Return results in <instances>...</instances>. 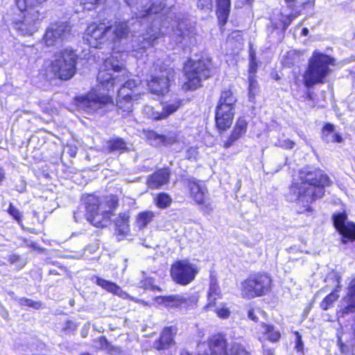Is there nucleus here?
Returning a JSON list of instances; mask_svg holds the SVG:
<instances>
[{
  "label": "nucleus",
  "instance_id": "nucleus-1",
  "mask_svg": "<svg viewBox=\"0 0 355 355\" xmlns=\"http://www.w3.org/2000/svg\"><path fill=\"white\" fill-rule=\"evenodd\" d=\"M143 93L117 92L114 103L112 95L100 94L96 89L92 88L88 92L77 95L73 98L75 104L88 113H95L109 105H115V111L123 118L131 116L135 109V105L139 103Z\"/></svg>",
  "mask_w": 355,
  "mask_h": 355
},
{
  "label": "nucleus",
  "instance_id": "nucleus-2",
  "mask_svg": "<svg viewBox=\"0 0 355 355\" xmlns=\"http://www.w3.org/2000/svg\"><path fill=\"white\" fill-rule=\"evenodd\" d=\"M82 199L86 220L92 226L101 229L106 227L110 223L119 205V198L116 194L103 197L95 193H87Z\"/></svg>",
  "mask_w": 355,
  "mask_h": 355
},
{
  "label": "nucleus",
  "instance_id": "nucleus-3",
  "mask_svg": "<svg viewBox=\"0 0 355 355\" xmlns=\"http://www.w3.org/2000/svg\"><path fill=\"white\" fill-rule=\"evenodd\" d=\"M328 175L320 169L307 171L300 178V182H294L290 186L291 192L296 196L297 202L310 204L324 195L325 187L330 186Z\"/></svg>",
  "mask_w": 355,
  "mask_h": 355
},
{
  "label": "nucleus",
  "instance_id": "nucleus-4",
  "mask_svg": "<svg viewBox=\"0 0 355 355\" xmlns=\"http://www.w3.org/2000/svg\"><path fill=\"white\" fill-rule=\"evenodd\" d=\"M79 55L71 47L55 52L48 67L44 69V76L48 80L68 81L77 73Z\"/></svg>",
  "mask_w": 355,
  "mask_h": 355
},
{
  "label": "nucleus",
  "instance_id": "nucleus-5",
  "mask_svg": "<svg viewBox=\"0 0 355 355\" xmlns=\"http://www.w3.org/2000/svg\"><path fill=\"white\" fill-rule=\"evenodd\" d=\"M182 73L184 80L180 89L184 92H194L202 87V80L211 78L212 75L211 60L188 58L183 64Z\"/></svg>",
  "mask_w": 355,
  "mask_h": 355
},
{
  "label": "nucleus",
  "instance_id": "nucleus-6",
  "mask_svg": "<svg viewBox=\"0 0 355 355\" xmlns=\"http://www.w3.org/2000/svg\"><path fill=\"white\" fill-rule=\"evenodd\" d=\"M336 64L335 59L329 55L314 51L309 59L303 74V84L306 88L324 84L331 72V67Z\"/></svg>",
  "mask_w": 355,
  "mask_h": 355
},
{
  "label": "nucleus",
  "instance_id": "nucleus-7",
  "mask_svg": "<svg viewBox=\"0 0 355 355\" xmlns=\"http://www.w3.org/2000/svg\"><path fill=\"white\" fill-rule=\"evenodd\" d=\"M237 101L234 86L231 85L220 92L214 112L215 127L218 133L226 132L232 125Z\"/></svg>",
  "mask_w": 355,
  "mask_h": 355
},
{
  "label": "nucleus",
  "instance_id": "nucleus-8",
  "mask_svg": "<svg viewBox=\"0 0 355 355\" xmlns=\"http://www.w3.org/2000/svg\"><path fill=\"white\" fill-rule=\"evenodd\" d=\"M272 288V278L265 271L250 273L241 282L240 293L245 300H252L269 294Z\"/></svg>",
  "mask_w": 355,
  "mask_h": 355
},
{
  "label": "nucleus",
  "instance_id": "nucleus-9",
  "mask_svg": "<svg viewBox=\"0 0 355 355\" xmlns=\"http://www.w3.org/2000/svg\"><path fill=\"white\" fill-rule=\"evenodd\" d=\"M206 343L207 351L198 352L196 355H250L239 343H233L230 345L224 332L211 334L207 337Z\"/></svg>",
  "mask_w": 355,
  "mask_h": 355
},
{
  "label": "nucleus",
  "instance_id": "nucleus-10",
  "mask_svg": "<svg viewBox=\"0 0 355 355\" xmlns=\"http://www.w3.org/2000/svg\"><path fill=\"white\" fill-rule=\"evenodd\" d=\"M126 71L125 64L116 57L110 55L103 60L98 69L96 76L98 83L107 91L113 90L115 86L116 78L112 72Z\"/></svg>",
  "mask_w": 355,
  "mask_h": 355
},
{
  "label": "nucleus",
  "instance_id": "nucleus-11",
  "mask_svg": "<svg viewBox=\"0 0 355 355\" xmlns=\"http://www.w3.org/2000/svg\"><path fill=\"white\" fill-rule=\"evenodd\" d=\"M169 272L175 284L184 286L196 279L199 269L188 259H178L171 263Z\"/></svg>",
  "mask_w": 355,
  "mask_h": 355
},
{
  "label": "nucleus",
  "instance_id": "nucleus-12",
  "mask_svg": "<svg viewBox=\"0 0 355 355\" xmlns=\"http://www.w3.org/2000/svg\"><path fill=\"white\" fill-rule=\"evenodd\" d=\"M197 8L203 12H211L214 8V0H196ZM231 0H216L215 13L220 27H223L228 21L231 12Z\"/></svg>",
  "mask_w": 355,
  "mask_h": 355
},
{
  "label": "nucleus",
  "instance_id": "nucleus-13",
  "mask_svg": "<svg viewBox=\"0 0 355 355\" xmlns=\"http://www.w3.org/2000/svg\"><path fill=\"white\" fill-rule=\"evenodd\" d=\"M112 26L107 25L104 19L89 23L85 32V40L94 48H100L107 40V33Z\"/></svg>",
  "mask_w": 355,
  "mask_h": 355
},
{
  "label": "nucleus",
  "instance_id": "nucleus-14",
  "mask_svg": "<svg viewBox=\"0 0 355 355\" xmlns=\"http://www.w3.org/2000/svg\"><path fill=\"white\" fill-rule=\"evenodd\" d=\"M333 225L341 236V242L346 244L355 241V223L347 221L345 211L334 213L332 216Z\"/></svg>",
  "mask_w": 355,
  "mask_h": 355
},
{
  "label": "nucleus",
  "instance_id": "nucleus-15",
  "mask_svg": "<svg viewBox=\"0 0 355 355\" xmlns=\"http://www.w3.org/2000/svg\"><path fill=\"white\" fill-rule=\"evenodd\" d=\"M174 70H166L165 74L161 76H153L147 80V88L150 94L158 96H164L171 88V82L173 80Z\"/></svg>",
  "mask_w": 355,
  "mask_h": 355
},
{
  "label": "nucleus",
  "instance_id": "nucleus-16",
  "mask_svg": "<svg viewBox=\"0 0 355 355\" xmlns=\"http://www.w3.org/2000/svg\"><path fill=\"white\" fill-rule=\"evenodd\" d=\"M185 187L188 191L189 197L196 205L206 208L209 207L207 198V189L200 184L199 180L193 178L187 179L185 180Z\"/></svg>",
  "mask_w": 355,
  "mask_h": 355
},
{
  "label": "nucleus",
  "instance_id": "nucleus-17",
  "mask_svg": "<svg viewBox=\"0 0 355 355\" xmlns=\"http://www.w3.org/2000/svg\"><path fill=\"white\" fill-rule=\"evenodd\" d=\"M171 171L168 166L157 168L146 178L147 187L152 190L164 188L170 182Z\"/></svg>",
  "mask_w": 355,
  "mask_h": 355
},
{
  "label": "nucleus",
  "instance_id": "nucleus-18",
  "mask_svg": "<svg viewBox=\"0 0 355 355\" xmlns=\"http://www.w3.org/2000/svg\"><path fill=\"white\" fill-rule=\"evenodd\" d=\"M248 128V121L245 116H239L226 140L223 144V148L227 149L234 146L241 138L247 133Z\"/></svg>",
  "mask_w": 355,
  "mask_h": 355
},
{
  "label": "nucleus",
  "instance_id": "nucleus-19",
  "mask_svg": "<svg viewBox=\"0 0 355 355\" xmlns=\"http://www.w3.org/2000/svg\"><path fill=\"white\" fill-rule=\"evenodd\" d=\"M177 332L178 327L175 325L164 327L159 338L154 342L153 348L157 351L169 349L175 344Z\"/></svg>",
  "mask_w": 355,
  "mask_h": 355
},
{
  "label": "nucleus",
  "instance_id": "nucleus-20",
  "mask_svg": "<svg viewBox=\"0 0 355 355\" xmlns=\"http://www.w3.org/2000/svg\"><path fill=\"white\" fill-rule=\"evenodd\" d=\"M223 297V294L220 291V286L217 282L216 278L213 276L210 280L209 291L207 295V303L206 309L214 311V309L218 307L217 300Z\"/></svg>",
  "mask_w": 355,
  "mask_h": 355
},
{
  "label": "nucleus",
  "instance_id": "nucleus-21",
  "mask_svg": "<svg viewBox=\"0 0 355 355\" xmlns=\"http://www.w3.org/2000/svg\"><path fill=\"white\" fill-rule=\"evenodd\" d=\"M64 29L62 26L55 24L46 29L42 40L46 46L50 47L57 44L63 40Z\"/></svg>",
  "mask_w": 355,
  "mask_h": 355
},
{
  "label": "nucleus",
  "instance_id": "nucleus-22",
  "mask_svg": "<svg viewBox=\"0 0 355 355\" xmlns=\"http://www.w3.org/2000/svg\"><path fill=\"white\" fill-rule=\"evenodd\" d=\"M130 218L129 211L120 212L114 220V231L116 236L124 237L127 236L130 231Z\"/></svg>",
  "mask_w": 355,
  "mask_h": 355
},
{
  "label": "nucleus",
  "instance_id": "nucleus-23",
  "mask_svg": "<svg viewBox=\"0 0 355 355\" xmlns=\"http://www.w3.org/2000/svg\"><path fill=\"white\" fill-rule=\"evenodd\" d=\"M142 132L148 141H159V143L163 146L173 144L178 141L176 136L167 137L163 134H159L156 131L151 129H143Z\"/></svg>",
  "mask_w": 355,
  "mask_h": 355
},
{
  "label": "nucleus",
  "instance_id": "nucleus-24",
  "mask_svg": "<svg viewBox=\"0 0 355 355\" xmlns=\"http://www.w3.org/2000/svg\"><path fill=\"white\" fill-rule=\"evenodd\" d=\"M334 132V125L327 122L321 129V138L327 142L341 143L343 141L342 136L339 133Z\"/></svg>",
  "mask_w": 355,
  "mask_h": 355
},
{
  "label": "nucleus",
  "instance_id": "nucleus-25",
  "mask_svg": "<svg viewBox=\"0 0 355 355\" xmlns=\"http://www.w3.org/2000/svg\"><path fill=\"white\" fill-rule=\"evenodd\" d=\"M347 304L343 309V314H348L355 312V277L348 286V291L345 295Z\"/></svg>",
  "mask_w": 355,
  "mask_h": 355
},
{
  "label": "nucleus",
  "instance_id": "nucleus-26",
  "mask_svg": "<svg viewBox=\"0 0 355 355\" xmlns=\"http://www.w3.org/2000/svg\"><path fill=\"white\" fill-rule=\"evenodd\" d=\"M155 217V213L151 210L139 212L135 217V225L139 230L145 229Z\"/></svg>",
  "mask_w": 355,
  "mask_h": 355
},
{
  "label": "nucleus",
  "instance_id": "nucleus-27",
  "mask_svg": "<svg viewBox=\"0 0 355 355\" xmlns=\"http://www.w3.org/2000/svg\"><path fill=\"white\" fill-rule=\"evenodd\" d=\"M106 150L108 153L118 152L121 154L128 152V148L123 138L116 137L107 141Z\"/></svg>",
  "mask_w": 355,
  "mask_h": 355
},
{
  "label": "nucleus",
  "instance_id": "nucleus-28",
  "mask_svg": "<svg viewBox=\"0 0 355 355\" xmlns=\"http://www.w3.org/2000/svg\"><path fill=\"white\" fill-rule=\"evenodd\" d=\"M340 289L341 286L340 284L336 285V286L331 291V292L323 298V300L320 303V308L322 311H327L333 306L334 304L339 298L338 292L340 291Z\"/></svg>",
  "mask_w": 355,
  "mask_h": 355
},
{
  "label": "nucleus",
  "instance_id": "nucleus-29",
  "mask_svg": "<svg viewBox=\"0 0 355 355\" xmlns=\"http://www.w3.org/2000/svg\"><path fill=\"white\" fill-rule=\"evenodd\" d=\"M155 300L166 307L181 308V295H159L155 297Z\"/></svg>",
  "mask_w": 355,
  "mask_h": 355
},
{
  "label": "nucleus",
  "instance_id": "nucleus-30",
  "mask_svg": "<svg viewBox=\"0 0 355 355\" xmlns=\"http://www.w3.org/2000/svg\"><path fill=\"white\" fill-rule=\"evenodd\" d=\"M47 0H15V4L21 12L30 9L42 8Z\"/></svg>",
  "mask_w": 355,
  "mask_h": 355
},
{
  "label": "nucleus",
  "instance_id": "nucleus-31",
  "mask_svg": "<svg viewBox=\"0 0 355 355\" xmlns=\"http://www.w3.org/2000/svg\"><path fill=\"white\" fill-rule=\"evenodd\" d=\"M153 202L158 209H164L171 205L173 199L168 193L161 191L155 196Z\"/></svg>",
  "mask_w": 355,
  "mask_h": 355
},
{
  "label": "nucleus",
  "instance_id": "nucleus-32",
  "mask_svg": "<svg viewBox=\"0 0 355 355\" xmlns=\"http://www.w3.org/2000/svg\"><path fill=\"white\" fill-rule=\"evenodd\" d=\"M130 33V28L127 21H118L114 24L113 30L114 39L120 40L128 37Z\"/></svg>",
  "mask_w": 355,
  "mask_h": 355
},
{
  "label": "nucleus",
  "instance_id": "nucleus-33",
  "mask_svg": "<svg viewBox=\"0 0 355 355\" xmlns=\"http://www.w3.org/2000/svg\"><path fill=\"white\" fill-rule=\"evenodd\" d=\"M261 326L264 329L263 334L267 336V339L270 342L275 343L280 340L281 333L273 325L262 322Z\"/></svg>",
  "mask_w": 355,
  "mask_h": 355
},
{
  "label": "nucleus",
  "instance_id": "nucleus-34",
  "mask_svg": "<svg viewBox=\"0 0 355 355\" xmlns=\"http://www.w3.org/2000/svg\"><path fill=\"white\" fill-rule=\"evenodd\" d=\"M258 64L256 60V53L251 46L249 49V65L248 71L249 73V81L252 84L254 81V76L257 71Z\"/></svg>",
  "mask_w": 355,
  "mask_h": 355
},
{
  "label": "nucleus",
  "instance_id": "nucleus-35",
  "mask_svg": "<svg viewBox=\"0 0 355 355\" xmlns=\"http://www.w3.org/2000/svg\"><path fill=\"white\" fill-rule=\"evenodd\" d=\"M199 300V295L198 293L189 294L187 296L181 295V308L184 307L186 309H193L197 307Z\"/></svg>",
  "mask_w": 355,
  "mask_h": 355
},
{
  "label": "nucleus",
  "instance_id": "nucleus-36",
  "mask_svg": "<svg viewBox=\"0 0 355 355\" xmlns=\"http://www.w3.org/2000/svg\"><path fill=\"white\" fill-rule=\"evenodd\" d=\"M95 283L107 292L114 294L116 290L118 289V284L116 283L105 279L100 277H96Z\"/></svg>",
  "mask_w": 355,
  "mask_h": 355
},
{
  "label": "nucleus",
  "instance_id": "nucleus-37",
  "mask_svg": "<svg viewBox=\"0 0 355 355\" xmlns=\"http://www.w3.org/2000/svg\"><path fill=\"white\" fill-rule=\"evenodd\" d=\"M139 85L137 80L135 79H128L125 80L119 88L117 92L119 93L123 92H135V90Z\"/></svg>",
  "mask_w": 355,
  "mask_h": 355
},
{
  "label": "nucleus",
  "instance_id": "nucleus-38",
  "mask_svg": "<svg viewBox=\"0 0 355 355\" xmlns=\"http://www.w3.org/2000/svg\"><path fill=\"white\" fill-rule=\"evenodd\" d=\"M19 305L21 306H26L35 310L41 309L44 307L43 303L40 301H33L28 297H21L18 301Z\"/></svg>",
  "mask_w": 355,
  "mask_h": 355
},
{
  "label": "nucleus",
  "instance_id": "nucleus-39",
  "mask_svg": "<svg viewBox=\"0 0 355 355\" xmlns=\"http://www.w3.org/2000/svg\"><path fill=\"white\" fill-rule=\"evenodd\" d=\"M182 100L180 98H176L173 103L166 104L164 106L163 110L166 115V116H169L171 114L175 113L178 111L181 106L182 105Z\"/></svg>",
  "mask_w": 355,
  "mask_h": 355
},
{
  "label": "nucleus",
  "instance_id": "nucleus-40",
  "mask_svg": "<svg viewBox=\"0 0 355 355\" xmlns=\"http://www.w3.org/2000/svg\"><path fill=\"white\" fill-rule=\"evenodd\" d=\"M300 11L297 10L293 13L285 15L283 19H281V28L282 31H286L288 27L291 24L292 21L300 15Z\"/></svg>",
  "mask_w": 355,
  "mask_h": 355
},
{
  "label": "nucleus",
  "instance_id": "nucleus-41",
  "mask_svg": "<svg viewBox=\"0 0 355 355\" xmlns=\"http://www.w3.org/2000/svg\"><path fill=\"white\" fill-rule=\"evenodd\" d=\"M7 212L10 215L14 220L19 224L21 223L23 219V214L20 210L16 207L12 203H10L7 209Z\"/></svg>",
  "mask_w": 355,
  "mask_h": 355
},
{
  "label": "nucleus",
  "instance_id": "nucleus-42",
  "mask_svg": "<svg viewBox=\"0 0 355 355\" xmlns=\"http://www.w3.org/2000/svg\"><path fill=\"white\" fill-rule=\"evenodd\" d=\"M293 335L295 337V349L297 352L300 353L302 355L304 354V344L302 340V337L300 333L298 331H294L293 332Z\"/></svg>",
  "mask_w": 355,
  "mask_h": 355
},
{
  "label": "nucleus",
  "instance_id": "nucleus-43",
  "mask_svg": "<svg viewBox=\"0 0 355 355\" xmlns=\"http://www.w3.org/2000/svg\"><path fill=\"white\" fill-rule=\"evenodd\" d=\"M220 307H217L214 309V312L217 315V316L220 319H227L230 316L231 311L227 307L226 303H223L220 304Z\"/></svg>",
  "mask_w": 355,
  "mask_h": 355
},
{
  "label": "nucleus",
  "instance_id": "nucleus-44",
  "mask_svg": "<svg viewBox=\"0 0 355 355\" xmlns=\"http://www.w3.org/2000/svg\"><path fill=\"white\" fill-rule=\"evenodd\" d=\"M106 0H80V4L84 9L91 10L95 9L98 6Z\"/></svg>",
  "mask_w": 355,
  "mask_h": 355
},
{
  "label": "nucleus",
  "instance_id": "nucleus-45",
  "mask_svg": "<svg viewBox=\"0 0 355 355\" xmlns=\"http://www.w3.org/2000/svg\"><path fill=\"white\" fill-rule=\"evenodd\" d=\"M142 288L144 290L150 289L153 291L161 292L162 289L157 285L153 284V279L152 278H146L142 282Z\"/></svg>",
  "mask_w": 355,
  "mask_h": 355
},
{
  "label": "nucleus",
  "instance_id": "nucleus-46",
  "mask_svg": "<svg viewBox=\"0 0 355 355\" xmlns=\"http://www.w3.org/2000/svg\"><path fill=\"white\" fill-rule=\"evenodd\" d=\"M295 143L289 139H284L282 141H279V143L278 144L279 147H280L281 148L284 149V150L293 149L295 147Z\"/></svg>",
  "mask_w": 355,
  "mask_h": 355
},
{
  "label": "nucleus",
  "instance_id": "nucleus-47",
  "mask_svg": "<svg viewBox=\"0 0 355 355\" xmlns=\"http://www.w3.org/2000/svg\"><path fill=\"white\" fill-rule=\"evenodd\" d=\"M113 295H117L123 300H130L133 298L132 296L130 295L126 291L122 290V288L118 285V289L116 290V293Z\"/></svg>",
  "mask_w": 355,
  "mask_h": 355
},
{
  "label": "nucleus",
  "instance_id": "nucleus-48",
  "mask_svg": "<svg viewBox=\"0 0 355 355\" xmlns=\"http://www.w3.org/2000/svg\"><path fill=\"white\" fill-rule=\"evenodd\" d=\"M198 156V149L195 147H190L187 150V159L189 160L196 159Z\"/></svg>",
  "mask_w": 355,
  "mask_h": 355
},
{
  "label": "nucleus",
  "instance_id": "nucleus-49",
  "mask_svg": "<svg viewBox=\"0 0 355 355\" xmlns=\"http://www.w3.org/2000/svg\"><path fill=\"white\" fill-rule=\"evenodd\" d=\"M166 118H167V116H166L164 110H162V111L161 112H153L150 116V119L153 121H159V120L165 119Z\"/></svg>",
  "mask_w": 355,
  "mask_h": 355
},
{
  "label": "nucleus",
  "instance_id": "nucleus-50",
  "mask_svg": "<svg viewBox=\"0 0 355 355\" xmlns=\"http://www.w3.org/2000/svg\"><path fill=\"white\" fill-rule=\"evenodd\" d=\"M104 350H105L110 354L119 353L120 352L119 347L112 345L110 342Z\"/></svg>",
  "mask_w": 355,
  "mask_h": 355
},
{
  "label": "nucleus",
  "instance_id": "nucleus-51",
  "mask_svg": "<svg viewBox=\"0 0 355 355\" xmlns=\"http://www.w3.org/2000/svg\"><path fill=\"white\" fill-rule=\"evenodd\" d=\"M76 329V325L71 320H67L65 324L64 327H63V330L64 331H74Z\"/></svg>",
  "mask_w": 355,
  "mask_h": 355
},
{
  "label": "nucleus",
  "instance_id": "nucleus-52",
  "mask_svg": "<svg viewBox=\"0 0 355 355\" xmlns=\"http://www.w3.org/2000/svg\"><path fill=\"white\" fill-rule=\"evenodd\" d=\"M98 342L100 345V349L104 350L107 347L109 341L105 336H101L98 338Z\"/></svg>",
  "mask_w": 355,
  "mask_h": 355
},
{
  "label": "nucleus",
  "instance_id": "nucleus-53",
  "mask_svg": "<svg viewBox=\"0 0 355 355\" xmlns=\"http://www.w3.org/2000/svg\"><path fill=\"white\" fill-rule=\"evenodd\" d=\"M21 261V256L17 254H12L8 256V261L11 263H15Z\"/></svg>",
  "mask_w": 355,
  "mask_h": 355
},
{
  "label": "nucleus",
  "instance_id": "nucleus-54",
  "mask_svg": "<svg viewBox=\"0 0 355 355\" xmlns=\"http://www.w3.org/2000/svg\"><path fill=\"white\" fill-rule=\"evenodd\" d=\"M248 317L254 322H257L259 321V318L255 314V311L253 308H251L248 311Z\"/></svg>",
  "mask_w": 355,
  "mask_h": 355
},
{
  "label": "nucleus",
  "instance_id": "nucleus-55",
  "mask_svg": "<svg viewBox=\"0 0 355 355\" xmlns=\"http://www.w3.org/2000/svg\"><path fill=\"white\" fill-rule=\"evenodd\" d=\"M130 301H132L135 303H137V304H142V305H144V306H148L149 305V304L146 302L145 300H142V299H139V298H137V297H133V298H130Z\"/></svg>",
  "mask_w": 355,
  "mask_h": 355
},
{
  "label": "nucleus",
  "instance_id": "nucleus-56",
  "mask_svg": "<svg viewBox=\"0 0 355 355\" xmlns=\"http://www.w3.org/2000/svg\"><path fill=\"white\" fill-rule=\"evenodd\" d=\"M287 6L290 9H293L297 0H284Z\"/></svg>",
  "mask_w": 355,
  "mask_h": 355
},
{
  "label": "nucleus",
  "instance_id": "nucleus-57",
  "mask_svg": "<svg viewBox=\"0 0 355 355\" xmlns=\"http://www.w3.org/2000/svg\"><path fill=\"white\" fill-rule=\"evenodd\" d=\"M6 175H5V171L4 169L0 166V184L2 183V182L5 180Z\"/></svg>",
  "mask_w": 355,
  "mask_h": 355
},
{
  "label": "nucleus",
  "instance_id": "nucleus-58",
  "mask_svg": "<svg viewBox=\"0 0 355 355\" xmlns=\"http://www.w3.org/2000/svg\"><path fill=\"white\" fill-rule=\"evenodd\" d=\"M305 98L307 100L311 101H314L313 94L312 92H307L306 93Z\"/></svg>",
  "mask_w": 355,
  "mask_h": 355
},
{
  "label": "nucleus",
  "instance_id": "nucleus-59",
  "mask_svg": "<svg viewBox=\"0 0 355 355\" xmlns=\"http://www.w3.org/2000/svg\"><path fill=\"white\" fill-rule=\"evenodd\" d=\"M272 78L275 80H279L281 79V77L277 72H275L274 73H272Z\"/></svg>",
  "mask_w": 355,
  "mask_h": 355
},
{
  "label": "nucleus",
  "instance_id": "nucleus-60",
  "mask_svg": "<svg viewBox=\"0 0 355 355\" xmlns=\"http://www.w3.org/2000/svg\"><path fill=\"white\" fill-rule=\"evenodd\" d=\"M309 29L307 28H303L302 30V35L303 36H306L309 34Z\"/></svg>",
  "mask_w": 355,
  "mask_h": 355
},
{
  "label": "nucleus",
  "instance_id": "nucleus-61",
  "mask_svg": "<svg viewBox=\"0 0 355 355\" xmlns=\"http://www.w3.org/2000/svg\"><path fill=\"white\" fill-rule=\"evenodd\" d=\"M163 35H164L163 33H158L157 36H155V37H154L153 38V41H154V40H155L158 39V38H159V37H162V36H163Z\"/></svg>",
  "mask_w": 355,
  "mask_h": 355
},
{
  "label": "nucleus",
  "instance_id": "nucleus-62",
  "mask_svg": "<svg viewBox=\"0 0 355 355\" xmlns=\"http://www.w3.org/2000/svg\"><path fill=\"white\" fill-rule=\"evenodd\" d=\"M245 2H246L248 5L251 6V5L252 4V3H253V1H254V0H245Z\"/></svg>",
  "mask_w": 355,
  "mask_h": 355
},
{
  "label": "nucleus",
  "instance_id": "nucleus-63",
  "mask_svg": "<svg viewBox=\"0 0 355 355\" xmlns=\"http://www.w3.org/2000/svg\"><path fill=\"white\" fill-rule=\"evenodd\" d=\"M180 355H191V354L189 353L188 352H183L180 354Z\"/></svg>",
  "mask_w": 355,
  "mask_h": 355
},
{
  "label": "nucleus",
  "instance_id": "nucleus-64",
  "mask_svg": "<svg viewBox=\"0 0 355 355\" xmlns=\"http://www.w3.org/2000/svg\"><path fill=\"white\" fill-rule=\"evenodd\" d=\"M79 355H92V354L89 352H83V353H80Z\"/></svg>",
  "mask_w": 355,
  "mask_h": 355
}]
</instances>
